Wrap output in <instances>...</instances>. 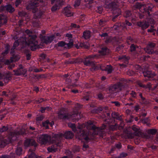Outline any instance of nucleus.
Masks as SVG:
<instances>
[{
    "label": "nucleus",
    "mask_w": 158,
    "mask_h": 158,
    "mask_svg": "<svg viewBox=\"0 0 158 158\" xmlns=\"http://www.w3.org/2000/svg\"><path fill=\"white\" fill-rule=\"evenodd\" d=\"M118 127L116 124L110 125L103 124L100 128L96 127L92 122L89 121L86 124H83L78 127L80 131L77 135L79 139H83L87 142L89 140L93 139L94 135H98L100 136H103L105 134L103 131L104 129L108 128L110 130L113 131L116 129Z\"/></svg>",
    "instance_id": "obj_1"
},
{
    "label": "nucleus",
    "mask_w": 158,
    "mask_h": 158,
    "mask_svg": "<svg viewBox=\"0 0 158 158\" xmlns=\"http://www.w3.org/2000/svg\"><path fill=\"white\" fill-rule=\"evenodd\" d=\"M24 132L22 130L19 131H15L13 132H11L7 139H3L0 140V148H3L7 144L11 142L12 141L16 139L17 136L24 134Z\"/></svg>",
    "instance_id": "obj_2"
},
{
    "label": "nucleus",
    "mask_w": 158,
    "mask_h": 158,
    "mask_svg": "<svg viewBox=\"0 0 158 158\" xmlns=\"http://www.w3.org/2000/svg\"><path fill=\"white\" fill-rule=\"evenodd\" d=\"M43 2V0H32L30 2L26 8L27 10L32 9V12L35 13V15L36 18H40L43 13L41 11H38V9L36 7L40 5Z\"/></svg>",
    "instance_id": "obj_3"
},
{
    "label": "nucleus",
    "mask_w": 158,
    "mask_h": 158,
    "mask_svg": "<svg viewBox=\"0 0 158 158\" xmlns=\"http://www.w3.org/2000/svg\"><path fill=\"white\" fill-rule=\"evenodd\" d=\"M25 32L28 35V40L27 43L30 48L31 50L35 51L36 49L39 48L40 46L38 45V42L35 40L37 38L35 35L32 34L28 29L26 30Z\"/></svg>",
    "instance_id": "obj_4"
},
{
    "label": "nucleus",
    "mask_w": 158,
    "mask_h": 158,
    "mask_svg": "<svg viewBox=\"0 0 158 158\" xmlns=\"http://www.w3.org/2000/svg\"><path fill=\"white\" fill-rule=\"evenodd\" d=\"M127 82L126 80L121 78L119 82L110 87L109 92L112 94L119 92L124 87Z\"/></svg>",
    "instance_id": "obj_5"
},
{
    "label": "nucleus",
    "mask_w": 158,
    "mask_h": 158,
    "mask_svg": "<svg viewBox=\"0 0 158 158\" xmlns=\"http://www.w3.org/2000/svg\"><path fill=\"white\" fill-rule=\"evenodd\" d=\"M58 114L59 118L63 120H75V118L78 115V114L76 113L72 114L66 113L65 111L64 108L61 109L58 113Z\"/></svg>",
    "instance_id": "obj_6"
},
{
    "label": "nucleus",
    "mask_w": 158,
    "mask_h": 158,
    "mask_svg": "<svg viewBox=\"0 0 158 158\" xmlns=\"http://www.w3.org/2000/svg\"><path fill=\"white\" fill-rule=\"evenodd\" d=\"M73 136V133L70 131H67L64 134L60 133L54 135L56 139L60 141L63 137H64L66 139H70L72 138Z\"/></svg>",
    "instance_id": "obj_7"
},
{
    "label": "nucleus",
    "mask_w": 158,
    "mask_h": 158,
    "mask_svg": "<svg viewBox=\"0 0 158 158\" xmlns=\"http://www.w3.org/2000/svg\"><path fill=\"white\" fill-rule=\"evenodd\" d=\"M54 139L55 140V143L47 148V150L49 152L52 153L56 152L58 149L60 148L62 145L61 142L56 139L54 135Z\"/></svg>",
    "instance_id": "obj_8"
},
{
    "label": "nucleus",
    "mask_w": 158,
    "mask_h": 158,
    "mask_svg": "<svg viewBox=\"0 0 158 158\" xmlns=\"http://www.w3.org/2000/svg\"><path fill=\"white\" fill-rule=\"evenodd\" d=\"M51 139V136L47 134H43L38 137L37 141L41 144H45Z\"/></svg>",
    "instance_id": "obj_9"
},
{
    "label": "nucleus",
    "mask_w": 158,
    "mask_h": 158,
    "mask_svg": "<svg viewBox=\"0 0 158 158\" xmlns=\"http://www.w3.org/2000/svg\"><path fill=\"white\" fill-rule=\"evenodd\" d=\"M51 4L55 3L54 5L52 7L51 10L52 12L56 11L59 9L60 7L62 6L64 4L63 0H51Z\"/></svg>",
    "instance_id": "obj_10"
},
{
    "label": "nucleus",
    "mask_w": 158,
    "mask_h": 158,
    "mask_svg": "<svg viewBox=\"0 0 158 158\" xmlns=\"http://www.w3.org/2000/svg\"><path fill=\"white\" fill-rule=\"evenodd\" d=\"M123 2L120 0H114L113 2L109 3V6L112 10V12L116 9H119L118 8L120 6H123Z\"/></svg>",
    "instance_id": "obj_11"
},
{
    "label": "nucleus",
    "mask_w": 158,
    "mask_h": 158,
    "mask_svg": "<svg viewBox=\"0 0 158 158\" xmlns=\"http://www.w3.org/2000/svg\"><path fill=\"white\" fill-rule=\"evenodd\" d=\"M15 11V8L10 4H8L5 6H2L0 7L1 12L6 11L10 13H12Z\"/></svg>",
    "instance_id": "obj_12"
},
{
    "label": "nucleus",
    "mask_w": 158,
    "mask_h": 158,
    "mask_svg": "<svg viewBox=\"0 0 158 158\" xmlns=\"http://www.w3.org/2000/svg\"><path fill=\"white\" fill-rule=\"evenodd\" d=\"M156 44L155 43L151 42L149 43L147 47L144 48L145 51L149 54H152L154 53L153 48L155 47Z\"/></svg>",
    "instance_id": "obj_13"
},
{
    "label": "nucleus",
    "mask_w": 158,
    "mask_h": 158,
    "mask_svg": "<svg viewBox=\"0 0 158 158\" xmlns=\"http://www.w3.org/2000/svg\"><path fill=\"white\" fill-rule=\"evenodd\" d=\"M95 55H91L86 57L83 61L84 64L87 66H90L94 64L92 59L95 57Z\"/></svg>",
    "instance_id": "obj_14"
},
{
    "label": "nucleus",
    "mask_w": 158,
    "mask_h": 158,
    "mask_svg": "<svg viewBox=\"0 0 158 158\" xmlns=\"http://www.w3.org/2000/svg\"><path fill=\"white\" fill-rule=\"evenodd\" d=\"M40 38L44 43L48 44L51 42L54 38V36L52 35L50 36H43L40 35Z\"/></svg>",
    "instance_id": "obj_15"
},
{
    "label": "nucleus",
    "mask_w": 158,
    "mask_h": 158,
    "mask_svg": "<svg viewBox=\"0 0 158 158\" xmlns=\"http://www.w3.org/2000/svg\"><path fill=\"white\" fill-rule=\"evenodd\" d=\"M24 145L25 147L29 146H34L36 147L37 145L35 141L33 139H27L26 140L24 143Z\"/></svg>",
    "instance_id": "obj_16"
},
{
    "label": "nucleus",
    "mask_w": 158,
    "mask_h": 158,
    "mask_svg": "<svg viewBox=\"0 0 158 158\" xmlns=\"http://www.w3.org/2000/svg\"><path fill=\"white\" fill-rule=\"evenodd\" d=\"M131 25L132 24L131 23H130L129 21L126 20L124 23H121L118 24V25H115L114 26V27L115 29L118 30V28L119 27L120 28L121 27H123V28H124L125 27L127 26H131Z\"/></svg>",
    "instance_id": "obj_17"
},
{
    "label": "nucleus",
    "mask_w": 158,
    "mask_h": 158,
    "mask_svg": "<svg viewBox=\"0 0 158 158\" xmlns=\"http://www.w3.org/2000/svg\"><path fill=\"white\" fill-rule=\"evenodd\" d=\"M143 73L145 77H147L148 78L153 77L156 76V74L153 72L151 71L146 70L143 72Z\"/></svg>",
    "instance_id": "obj_18"
},
{
    "label": "nucleus",
    "mask_w": 158,
    "mask_h": 158,
    "mask_svg": "<svg viewBox=\"0 0 158 158\" xmlns=\"http://www.w3.org/2000/svg\"><path fill=\"white\" fill-rule=\"evenodd\" d=\"M137 24V25L141 27V29L143 30L146 29L149 26V23L146 21L138 22Z\"/></svg>",
    "instance_id": "obj_19"
},
{
    "label": "nucleus",
    "mask_w": 158,
    "mask_h": 158,
    "mask_svg": "<svg viewBox=\"0 0 158 158\" xmlns=\"http://www.w3.org/2000/svg\"><path fill=\"white\" fill-rule=\"evenodd\" d=\"M121 10L120 9H117L114 10L112 12L113 16L112 20L113 22L115 21L117 17L121 14Z\"/></svg>",
    "instance_id": "obj_20"
},
{
    "label": "nucleus",
    "mask_w": 158,
    "mask_h": 158,
    "mask_svg": "<svg viewBox=\"0 0 158 158\" xmlns=\"http://www.w3.org/2000/svg\"><path fill=\"white\" fill-rule=\"evenodd\" d=\"M13 71L15 72V74L16 75L19 76L21 75H25L27 72V70L25 69H18L16 70H14Z\"/></svg>",
    "instance_id": "obj_21"
},
{
    "label": "nucleus",
    "mask_w": 158,
    "mask_h": 158,
    "mask_svg": "<svg viewBox=\"0 0 158 158\" xmlns=\"http://www.w3.org/2000/svg\"><path fill=\"white\" fill-rule=\"evenodd\" d=\"M109 52V49L106 47H102L99 51L98 52L100 56H104L107 54Z\"/></svg>",
    "instance_id": "obj_22"
},
{
    "label": "nucleus",
    "mask_w": 158,
    "mask_h": 158,
    "mask_svg": "<svg viewBox=\"0 0 158 158\" xmlns=\"http://www.w3.org/2000/svg\"><path fill=\"white\" fill-rule=\"evenodd\" d=\"M71 9L69 6H68L64 8V15L67 17H70L73 15V13L70 10Z\"/></svg>",
    "instance_id": "obj_23"
},
{
    "label": "nucleus",
    "mask_w": 158,
    "mask_h": 158,
    "mask_svg": "<svg viewBox=\"0 0 158 158\" xmlns=\"http://www.w3.org/2000/svg\"><path fill=\"white\" fill-rule=\"evenodd\" d=\"M112 117L119 120H122V117L121 115H119V114L117 112H112L111 114Z\"/></svg>",
    "instance_id": "obj_24"
},
{
    "label": "nucleus",
    "mask_w": 158,
    "mask_h": 158,
    "mask_svg": "<svg viewBox=\"0 0 158 158\" xmlns=\"http://www.w3.org/2000/svg\"><path fill=\"white\" fill-rule=\"evenodd\" d=\"M132 129L134 131V134L135 135L140 136L141 135V132L139 131V129L137 128L135 126H133L132 127Z\"/></svg>",
    "instance_id": "obj_25"
},
{
    "label": "nucleus",
    "mask_w": 158,
    "mask_h": 158,
    "mask_svg": "<svg viewBox=\"0 0 158 158\" xmlns=\"http://www.w3.org/2000/svg\"><path fill=\"white\" fill-rule=\"evenodd\" d=\"M91 32L90 31L88 30L84 31L83 32L82 37L85 39H87L90 38L91 36Z\"/></svg>",
    "instance_id": "obj_26"
},
{
    "label": "nucleus",
    "mask_w": 158,
    "mask_h": 158,
    "mask_svg": "<svg viewBox=\"0 0 158 158\" xmlns=\"http://www.w3.org/2000/svg\"><path fill=\"white\" fill-rule=\"evenodd\" d=\"M130 48V51L131 52L137 51L139 49V46L134 44H132L131 45Z\"/></svg>",
    "instance_id": "obj_27"
},
{
    "label": "nucleus",
    "mask_w": 158,
    "mask_h": 158,
    "mask_svg": "<svg viewBox=\"0 0 158 158\" xmlns=\"http://www.w3.org/2000/svg\"><path fill=\"white\" fill-rule=\"evenodd\" d=\"M0 20L2 24L6 23L7 22L6 17L4 15H0Z\"/></svg>",
    "instance_id": "obj_28"
},
{
    "label": "nucleus",
    "mask_w": 158,
    "mask_h": 158,
    "mask_svg": "<svg viewBox=\"0 0 158 158\" xmlns=\"http://www.w3.org/2000/svg\"><path fill=\"white\" fill-rule=\"evenodd\" d=\"M103 70H105L108 73H111L113 69L112 67L110 65H107L104 69H102Z\"/></svg>",
    "instance_id": "obj_29"
},
{
    "label": "nucleus",
    "mask_w": 158,
    "mask_h": 158,
    "mask_svg": "<svg viewBox=\"0 0 158 158\" xmlns=\"http://www.w3.org/2000/svg\"><path fill=\"white\" fill-rule=\"evenodd\" d=\"M119 59L120 60H122L125 63H127L128 60L129 59V57L125 55H123L120 56Z\"/></svg>",
    "instance_id": "obj_30"
},
{
    "label": "nucleus",
    "mask_w": 158,
    "mask_h": 158,
    "mask_svg": "<svg viewBox=\"0 0 158 158\" xmlns=\"http://www.w3.org/2000/svg\"><path fill=\"white\" fill-rule=\"evenodd\" d=\"M28 157L29 158H37V156L33 152H32L31 149L29 150Z\"/></svg>",
    "instance_id": "obj_31"
},
{
    "label": "nucleus",
    "mask_w": 158,
    "mask_h": 158,
    "mask_svg": "<svg viewBox=\"0 0 158 158\" xmlns=\"http://www.w3.org/2000/svg\"><path fill=\"white\" fill-rule=\"evenodd\" d=\"M68 126L69 127L71 128L74 132L77 131V128L75 124L69 123L68 124Z\"/></svg>",
    "instance_id": "obj_32"
},
{
    "label": "nucleus",
    "mask_w": 158,
    "mask_h": 158,
    "mask_svg": "<svg viewBox=\"0 0 158 158\" xmlns=\"http://www.w3.org/2000/svg\"><path fill=\"white\" fill-rule=\"evenodd\" d=\"M132 15V13L131 11L129 10L126 11L124 14V16L125 17L127 18L130 17Z\"/></svg>",
    "instance_id": "obj_33"
},
{
    "label": "nucleus",
    "mask_w": 158,
    "mask_h": 158,
    "mask_svg": "<svg viewBox=\"0 0 158 158\" xmlns=\"http://www.w3.org/2000/svg\"><path fill=\"white\" fill-rule=\"evenodd\" d=\"M56 45L58 47H64L65 48H66V43L63 41H61L58 42Z\"/></svg>",
    "instance_id": "obj_34"
},
{
    "label": "nucleus",
    "mask_w": 158,
    "mask_h": 158,
    "mask_svg": "<svg viewBox=\"0 0 158 158\" xmlns=\"http://www.w3.org/2000/svg\"><path fill=\"white\" fill-rule=\"evenodd\" d=\"M49 123V121L48 120H47L45 121L42 122V125L46 129H48L49 128L48 125Z\"/></svg>",
    "instance_id": "obj_35"
},
{
    "label": "nucleus",
    "mask_w": 158,
    "mask_h": 158,
    "mask_svg": "<svg viewBox=\"0 0 158 158\" xmlns=\"http://www.w3.org/2000/svg\"><path fill=\"white\" fill-rule=\"evenodd\" d=\"M22 149L20 147L17 148L16 150V153L17 155L20 156L22 154Z\"/></svg>",
    "instance_id": "obj_36"
},
{
    "label": "nucleus",
    "mask_w": 158,
    "mask_h": 158,
    "mask_svg": "<svg viewBox=\"0 0 158 158\" xmlns=\"http://www.w3.org/2000/svg\"><path fill=\"white\" fill-rule=\"evenodd\" d=\"M156 132V131L155 129H150L148 130L147 132L148 134H152V135H155Z\"/></svg>",
    "instance_id": "obj_37"
},
{
    "label": "nucleus",
    "mask_w": 158,
    "mask_h": 158,
    "mask_svg": "<svg viewBox=\"0 0 158 158\" xmlns=\"http://www.w3.org/2000/svg\"><path fill=\"white\" fill-rule=\"evenodd\" d=\"M130 95L131 96V97L134 98H137V94L136 92L132 90L131 92L130 93Z\"/></svg>",
    "instance_id": "obj_38"
},
{
    "label": "nucleus",
    "mask_w": 158,
    "mask_h": 158,
    "mask_svg": "<svg viewBox=\"0 0 158 158\" xmlns=\"http://www.w3.org/2000/svg\"><path fill=\"white\" fill-rule=\"evenodd\" d=\"M153 7V6L152 5L148 4L146 5V8H145L144 10L146 9V10L151 11Z\"/></svg>",
    "instance_id": "obj_39"
},
{
    "label": "nucleus",
    "mask_w": 158,
    "mask_h": 158,
    "mask_svg": "<svg viewBox=\"0 0 158 158\" xmlns=\"http://www.w3.org/2000/svg\"><path fill=\"white\" fill-rule=\"evenodd\" d=\"M140 136L147 139H148L150 137V135L149 134H147L146 133H141Z\"/></svg>",
    "instance_id": "obj_40"
},
{
    "label": "nucleus",
    "mask_w": 158,
    "mask_h": 158,
    "mask_svg": "<svg viewBox=\"0 0 158 158\" xmlns=\"http://www.w3.org/2000/svg\"><path fill=\"white\" fill-rule=\"evenodd\" d=\"M112 41V38L111 36H108L106 38L105 42L106 44H108L111 42Z\"/></svg>",
    "instance_id": "obj_41"
},
{
    "label": "nucleus",
    "mask_w": 158,
    "mask_h": 158,
    "mask_svg": "<svg viewBox=\"0 0 158 158\" xmlns=\"http://www.w3.org/2000/svg\"><path fill=\"white\" fill-rule=\"evenodd\" d=\"M8 129V127L7 126H3L2 128H0V132L1 133L6 131Z\"/></svg>",
    "instance_id": "obj_42"
},
{
    "label": "nucleus",
    "mask_w": 158,
    "mask_h": 158,
    "mask_svg": "<svg viewBox=\"0 0 158 158\" xmlns=\"http://www.w3.org/2000/svg\"><path fill=\"white\" fill-rule=\"evenodd\" d=\"M20 40H17L15 41L14 42L13 45V48H15L16 47H17L19 44V42H20Z\"/></svg>",
    "instance_id": "obj_43"
},
{
    "label": "nucleus",
    "mask_w": 158,
    "mask_h": 158,
    "mask_svg": "<svg viewBox=\"0 0 158 158\" xmlns=\"http://www.w3.org/2000/svg\"><path fill=\"white\" fill-rule=\"evenodd\" d=\"M50 110V108L49 107H42L41 108V111L42 113H44L45 110Z\"/></svg>",
    "instance_id": "obj_44"
},
{
    "label": "nucleus",
    "mask_w": 158,
    "mask_h": 158,
    "mask_svg": "<svg viewBox=\"0 0 158 158\" xmlns=\"http://www.w3.org/2000/svg\"><path fill=\"white\" fill-rule=\"evenodd\" d=\"M99 35H100L101 38H104V39H105L108 36V34L107 33H103L102 34H99Z\"/></svg>",
    "instance_id": "obj_45"
},
{
    "label": "nucleus",
    "mask_w": 158,
    "mask_h": 158,
    "mask_svg": "<svg viewBox=\"0 0 158 158\" xmlns=\"http://www.w3.org/2000/svg\"><path fill=\"white\" fill-rule=\"evenodd\" d=\"M32 71L35 73H38L43 71V69L42 68L38 69L36 68H34L32 69Z\"/></svg>",
    "instance_id": "obj_46"
},
{
    "label": "nucleus",
    "mask_w": 158,
    "mask_h": 158,
    "mask_svg": "<svg viewBox=\"0 0 158 158\" xmlns=\"http://www.w3.org/2000/svg\"><path fill=\"white\" fill-rule=\"evenodd\" d=\"M81 3V0H77L75 1L74 6L75 7L79 6Z\"/></svg>",
    "instance_id": "obj_47"
},
{
    "label": "nucleus",
    "mask_w": 158,
    "mask_h": 158,
    "mask_svg": "<svg viewBox=\"0 0 158 158\" xmlns=\"http://www.w3.org/2000/svg\"><path fill=\"white\" fill-rule=\"evenodd\" d=\"M11 74L10 73H6L5 77L10 80L11 79Z\"/></svg>",
    "instance_id": "obj_48"
},
{
    "label": "nucleus",
    "mask_w": 158,
    "mask_h": 158,
    "mask_svg": "<svg viewBox=\"0 0 158 158\" xmlns=\"http://www.w3.org/2000/svg\"><path fill=\"white\" fill-rule=\"evenodd\" d=\"M111 103L114 104L116 106L118 107L120 106L121 105V104L118 101H112Z\"/></svg>",
    "instance_id": "obj_49"
},
{
    "label": "nucleus",
    "mask_w": 158,
    "mask_h": 158,
    "mask_svg": "<svg viewBox=\"0 0 158 158\" xmlns=\"http://www.w3.org/2000/svg\"><path fill=\"white\" fill-rule=\"evenodd\" d=\"M73 43L72 42H69L68 44L66 43V48H70L73 45Z\"/></svg>",
    "instance_id": "obj_50"
},
{
    "label": "nucleus",
    "mask_w": 158,
    "mask_h": 158,
    "mask_svg": "<svg viewBox=\"0 0 158 158\" xmlns=\"http://www.w3.org/2000/svg\"><path fill=\"white\" fill-rule=\"evenodd\" d=\"M156 31V30L153 28V27L151 26L150 29L148 30V32H153Z\"/></svg>",
    "instance_id": "obj_51"
},
{
    "label": "nucleus",
    "mask_w": 158,
    "mask_h": 158,
    "mask_svg": "<svg viewBox=\"0 0 158 158\" xmlns=\"http://www.w3.org/2000/svg\"><path fill=\"white\" fill-rule=\"evenodd\" d=\"M44 116L42 115H40L36 118V120L37 121H41L44 118Z\"/></svg>",
    "instance_id": "obj_52"
},
{
    "label": "nucleus",
    "mask_w": 158,
    "mask_h": 158,
    "mask_svg": "<svg viewBox=\"0 0 158 158\" xmlns=\"http://www.w3.org/2000/svg\"><path fill=\"white\" fill-rule=\"evenodd\" d=\"M8 51L9 49L8 48H6L4 51L2 52V55L3 56H5V55L7 54L8 52Z\"/></svg>",
    "instance_id": "obj_53"
},
{
    "label": "nucleus",
    "mask_w": 158,
    "mask_h": 158,
    "mask_svg": "<svg viewBox=\"0 0 158 158\" xmlns=\"http://www.w3.org/2000/svg\"><path fill=\"white\" fill-rule=\"evenodd\" d=\"M105 22L102 19H101L99 22V23L100 25L103 26L105 25Z\"/></svg>",
    "instance_id": "obj_54"
},
{
    "label": "nucleus",
    "mask_w": 158,
    "mask_h": 158,
    "mask_svg": "<svg viewBox=\"0 0 158 158\" xmlns=\"http://www.w3.org/2000/svg\"><path fill=\"white\" fill-rule=\"evenodd\" d=\"M145 15V13L143 11V13H141L139 14V17L140 19H142L144 17Z\"/></svg>",
    "instance_id": "obj_55"
},
{
    "label": "nucleus",
    "mask_w": 158,
    "mask_h": 158,
    "mask_svg": "<svg viewBox=\"0 0 158 158\" xmlns=\"http://www.w3.org/2000/svg\"><path fill=\"white\" fill-rule=\"evenodd\" d=\"M21 2V0H16L15 4L16 7H17L18 5L20 4Z\"/></svg>",
    "instance_id": "obj_56"
},
{
    "label": "nucleus",
    "mask_w": 158,
    "mask_h": 158,
    "mask_svg": "<svg viewBox=\"0 0 158 158\" xmlns=\"http://www.w3.org/2000/svg\"><path fill=\"white\" fill-rule=\"evenodd\" d=\"M89 96L88 95H86L85 96H84L83 99L86 101H88L89 100Z\"/></svg>",
    "instance_id": "obj_57"
},
{
    "label": "nucleus",
    "mask_w": 158,
    "mask_h": 158,
    "mask_svg": "<svg viewBox=\"0 0 158 158\" xmlns=\"http://www.w3.org/2000/svg\"><path fill=\"white\" fill-rule=\"evenodd\" d=\"M105 117L107 118H109L110 117V114L109 113L106 112L104 113Z\"/></svg>",
    "instance_id": "obj_58"
},
{
    "label": "nucleus",
    "mask_w": 158,
    "mask_h": 158,
    "mask_svg": "<svg viewBox=\"0 0 158 158\" xmlns=\"http://www.w3.org/2000/svg\"><path fill=\"white\" fill-rule=\"evenodd\" d=\"M142 121L143 123H146L148 121V118H144L143 119Z\"/></svg>",
    "instance_id": "obj_59"
},
{
    "label": "nucleus",
    "mask_w": 158,
    "mask_h": 158,
    "mask_svg": "<svg viewBox=\"0 0 158 158\" xmlns=\"http://www.w3.org/2000/svg\"><path fill=\"white\" fill-rule=\"evenodd\" d=\"M98 12L99 13H102V6H99L98 7Z\"/></svg>",
    "instance_id": "obj_60"
},
{
    "label": "nucleus",
    "mask_w": 158,
    "mask_h": 158,
    "mask_svg": "<svg viewBox=\"0 0 158 158\" xmlns=\"http://www.w3.org/2000/svg\"><path fill=\"white\" fill-rule=\"evenodd\" d=\"M141 4L139 3H137L135 5V7L137 8H140L141 7Z\"/></svg>",
    "instance_id": "obj_61"
},
{
    "label": "nucleus",
    "mask_w": 158,
    "mask_h": 158,
    "mask_svg": "<svg viewBox=\"0 0 158 158\" xmlns=\"http://www.w3.org/2000/svg\"><path fill=\"white\" fill-rule=\"evenodd\" d=\"M43 99L42 98H40L38 100H36L35 102L37 103H39L42 102L43 101Z\"/></svg>",
    "instance_id": "obj_62"
},
{
    "label": "nucleus",
    "mask_w": 158,
    "mask_h": 158,
    "mask_svg": "<svg viewBox=\"0 0 158 158\" xmlns=\"http://www.w3.org/2000/svg\"><path fill=\"white\" fill-rule=\"evenodd\" d=\"M144 12L145 13V15H148V16L150 15V12H149V10H146V9L144 10Z\"/></svg>",
    "instance_id": "obj_63"
},
{
    "label": "nucleus",
    "mask_w": 158,
    "mask_h": 158,
    "mask_svg": "<svg viewBox=\"0 0 158 158\" xmlns=\"http://www.w3.org/2000/svg\"><path fill=\"white\" fill-rule=\"evenodd\" d=\"M0 158H10L9 155H4L0 157Z\"/></svg>",
    "instance_id": "obj_64"
}]
</instances>
